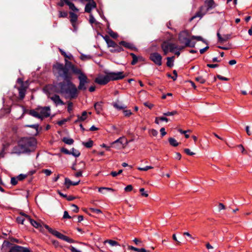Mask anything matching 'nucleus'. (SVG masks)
<instances>
[{"label":"nucleus","mask_w":252,"mask_h":252,"mask_svg":"<svg viewBox=\"0 0 252 252\" xmlns=\"http://www.w3.org/2000/svg\"><path fill=\"white\" fill-rule=\"evenodd\" d=\"M37 110L39 112L41 115V120L43 118H47L50 116L51 113V109L50 106L38 107Z\"/></svg>","instance_id":"obj_7"},{"label":"nucleus","mask_w":252,"mask_h":252,"mask_svg":"<svg viewBox=\"0 0 252 252\" xmlns=\"http://www.w3.org/2000/svg\"><path fill=\"white\" fill-rule=\"evenodd\" d=\"M89 22L92 24L94 23V22H95V18L92 14L90 15Z\"/></svg>","instance_id":"obj_51"},{"label":"nucleus","mask_w":252,"mask_h":252,"mask_svg":"<svg viewBox=\"0 0 252 252\" xmlns=\"http://www.w3.org/2000/svg\"><path fill=\"white\" fill-rule=\"evenodd\" d=\"M169 142L171 145L176 147L179 145V143L174 138L170 137L168 139Z\"/></svg>","instance_id":"obj_25"},{"label":"nucleus","mask_w":252,"mask_h":252,"mask_svg":"<svg viewBox=\"0 0 252 252\" xmlns=\"http://www.w3.org/2000/svg\"><path fill=\"white\" fill-rule=\"evenodd\" d=\"M119 44L120 45H123L125 47L131 49L132 50H136L137 48L134 46V45L131 43L127 42L125 41H122L120 42Z\"/></svg>","instance_id":"obj_16"},{"label":"nucleus","mask_w":252,"mask_h":252,"mask_svg":"<svg viewBox=\"0 0 252 252\" xmlns=\"http://www.w3.org/2000/svg\"><path fill=\"white\" fill-rule=\"evenodd\" d=\"M177 114V112L176 111H173L171 112H167L164 113L163 114L164 116H170L176 115Z\"/></svg>","instance_id":"obj_37"},{"label":"nucleus","mask_w":252,"mask_h":252,"mask_svg":"<svg viewBox=\"0 0 252 252\" xmlns=\"http://www.w3.org/2000/svg\"><path fill=\"white\" fill-rule=\"evenodd\" d=\"M178 40L180 43L184 44L185 46L194 47L195 45V42L191 41L190 34L187 31H183L179 33Z\"/></svg>","instance_id":"obj_3"},{"label":"nucleus","mask_w":252,"mask_h":252,"mask_svg":"<svg viewBox=\"0 0 252 252\" xmlns=\"http://www.w3.org/2000/svg\"><path fill=\"white\" fill-rule=\"evenodd\" d=\"M104 243H108L111 246H120V245L118 244V243L117 241L112 240H107L104 242Z\"/></svg>","instance_id":"obj_32"},{"label":"nucleus","mask_w":252,"mask_h":252,"mask_svg":"<svg viewBox=\"0 0 252 252\" xmlns=\"http://www.w3.org/2000/svg\"><path fill=\"white\" fill-rule=\"evenodd\" d=\"M29 114L31 116H32L35 118H39V119H41V115H40L39 112L37 110V108L36 110H30Z\"/></svg>","instance_id":"obj_21"},{"label":"nucleus","mask_w":252,"mask_h":252,"mask_svg":"<svg viewBox=\"0 0 252 252\" xmlns=\"http://www.w3.org/2000/svg\"><path fill=\"white\" fill-rule=\"evenodd\" d=\"M60 51H61L62 55H63L64 57H65L66 58H68V59L71 60V58H73V56L71 54H70L69 55H67V54H66V53L62 50H60Z\"/></svg>","instance_id":"obj_39"},{"label":"nucleus","mask_w":252,"mask_h":252,"mask_svg":"<svg viewBox=\"0 0 252 252\" xmlns=\"http://www.w3.org/2000/svg\"><path fill=\"white\" fill-rule=\"evenodd\" d=\"M191 41L194 39H196L198 41H201L207 44V42L200 36L192 35L191 36Z\"/></svg>","instance_id":"obj_29"},{"label":"nucleus","mask_w":252,"mask_h":252,"mask_svg":"<svg viewBox=\"0 0 252 252\" xmlns=\"http://www.w3.org/2000/svg\"><path fill=\"white\" fill-rule=\"evenodd\" d=\"M106 41L107 44L109 47L114 48L116 46L117 43H116L114 41L111 39H106Z\"/></svg>","instance_id":"obj_33"},{"label":"nucleus","mask_w":252,"mask_h":252,"mask_svg":"<svg viewBox=\"0 0 252 252\" xmlns=\"http://www.w3.org/2000/svg\"><path fill=\"white\" fill-rule=\"evenodd\" d=\"M71 210L74 213H77L79 211L78 207L75 204H71Z\"/></svg>","instance_id":"obj_43"},{"label":"nucleus","mask_w":252,"mask_h":252,"mask_svg":"<svg viewBox=\"0 0 252 252\" xmlns=\"http://www.w3.org/2000/svg\"><path fill=\"white\" fill-rule=\"evenodd\" d=\"M132 186L130 185H128L126 187H125V190L126 191H130L132 190Z\"/></svg>","instance_id":"obj_55"},{"label":"nucleus","mask_w":252,"mask_h":252,"mask_svg":"<svg viewBox=\"0 0 252 252\" xmlns=\"http://www.w3.org/2000/svg\"><path fill=\"white\" fill-rule=\"evenodd\" d=\"M26 177V175L24 174H20L17 177L18 181H22Z\"/></svg>","instance_id":"obj_52"},{"label":"nucleus","mask_w":252,"mask_h":252,"mask_svg":"<svg viewBox=\"0 0 252 252\" xmlns=\"http://www.w3.org/2000/svg\"><path fill=\"white\" fill-rule=\"evenodd\" d=\"M124 113L125 116H129L132 114V113L130 110H125L124 111Z\"/></svg>","instance_id":"obj_61"},{"label":"nucleus","mask_w":252,"mask_h":252,"mask_svg":"<svg viewBox=\"0 0 252 252\" xmlns=\"http://www.w3.org/2000/svg\"><path fill=\"white\" fill-rule=\"evenodd\" d=\"M91 210L92 212L97 214L102 213L101 211L98 209L91 208Z\"/></svg>","instance_id":"obj_47"},{"label":"nucleus","mask_w":252,"mask_h":252,"mask_svg":"<svg viewBox=\"0 0 252 252\" xmlns=\"http://www.w3.org/2000/svg\"><path fill=\"white\" fill-rule=\"evenodd\" d=\"M92 58V57L90 55H86L82 54L80 57V59L82 61H86L88 60H90Z\"/></svg>","instance_id":"obj_38"},{"label":"nucleus","mask_w":252,"mask_h":252,"mask_svg":"<svg viewBox=\"0 0 252 252\" xmlns=\"http://www.w3.org/2000/svg\"><path fill=\"white\" fill-rule=\"evenodd\" d=\"M103 190H106L107 191H114V189L110 188L101 187V188H98V191L99 192L103 193Z\"/></svg>","instance_id":"obj_36"},{"label":"nucleus","mask_w":252,"mask_h":252,"mask_svg":"<svg viewBox=\"0 0 252 252\" xmlns=\"http://www.w3.org/2000/svg\"><path fill=\"white\" fill-rule=\"evenodd\" d=\"M33 140L23 138L18 141L17 145L13 147L12 153L20 155L30 153L31 152L30 148L33 146Z\"/></svg>","instance_id":"obj_2"},{"label":"nucleus","mask_w":252,"mask_h":252,"mask_svg":"<svg viewBox=\"0 0 252 252\" xmlns=\"http://www.w3.org/2000/svg\"><path fill=\"white\" fill-rule=\"evenodd\" d=\"M123 51V49L120 45L117 44L116 46H115L113 49H111L110 51L112 53H119Z\"/></svg>","instance_id":"obj_23"},{"label":"nucleus","mask_w":252,"mask_h":252,"mask_svg":"<svg viewBox=\"0 0 252 252\" xmlns=\"http://www.w3.org/2000/svg\"><path fill=\"white\" fill-rule=\"evenodd\" d=\"M113 106L115 108H116L119 110L123 109H125V108H126V107L124 105H119L118 103H114L113 104Z\"/></svg>","instance_id":"obj_41"},{"label":"nucleus","mask_w":252,"mask_h":252,"mask_svg":"<svg viewBox=\"0 0 252 252\" xmlns=\"http://www.w3.org/2000/svg\"><path fill=\"white\" fill-rule=\"evenodd\" d=\"M174 59V56L167 58L166 64H167V66L171 67L173 66Z\"/></svg>","instance_id":"obj_22"},{"label":"nucleus","mask_w":252,"mask_h":252,"mask_svg":"<svg viewBox=\"0 0 252 252\" xmlns=\"http://www.w3.org/2000/svg\"><path fill=\"white\" fill-rule=\"evenodd\" d=\"M50 99L54 102L56 106L63 105L65 103L61 99L58 94H53L49 97Z\"/></svg>","instance_id":"obj_13"},{"label":"nucleus","mask_w":252,"mask_h":252,"mask_svg":"<svg viewBox=\"0 0 252 252\" xmlns=\"http://www.w3.org/2000/svg\"><path fill=\"white\" fill-rule=\"evenodd\" d=\"M96 7V4L94 0L88 1L85 7V12L90 13L93 9Z\"/></svg>","instance_id":"obj_14"},{"label":"nucleus","mask_w":252,"mask_h":252,"mask_svg":"<svg viewBox=\"0 0 252 252\" xmlns=\"http://www.w3.org/2000/svg\"><path fill=\"white\" fill-rule=\"evenodd\" d=\"M140 192L141 193V195L143 196H144V197H148V194L145 191V189H144V188H141L140 189Z\"/></svg>","instance_id":"obj_46"},{"label":"nucleus","mask_w":252,"mask_h":252,"mask_svg":"<svg viewBox=\"0 0 252 252\" xmlns=\"http://www.w3.org/2000/svg\"><path fill=\"white\" fill-rule=\"evenodd\" d=\"M63 218L64 219H70L71 217L68 215V212L65 211L64 212Z\"/></svg>","instance_id":"obj_63"},{"label":"nucleus","mask_w":252,"mask_h":252,"mask_svg":"<svg viewBox=\"0 0 252 252\" xmlns=\"http://www.w3.org/2000/svg\"><path fill=\"white\" fill-rule=\"evenodd\" d=\"M87 113L86 111L83 112L82 115H77V118H79V120H81L82 121H85L87 119Z\"/></svg>","instance_id":"obj_31"},{"label":"nucleus","mask_w":252,"mask_h":252,"mask_svg":"<svg viewBox=\"0 0 252 252\" xmlns=\"http://www.w3.org/2000/svg\"><path fill=\"white\" fill-rule=\"evenodd\" d=\"M30 217L23 212H20L19 216L16 218V221L18 223L27 225L28 223L29 219Z\"/></svg>","instance_id":"obj_6"},{"label":"nucleus","mask_w":252,"mask_h":252,"mask_svg":"<svg viewBox=\"0 0 252 252\" xmlns=\"http://www.w3.org/2000/svg\"><path fill=\"white\" fill-rule=\"evenodd\" d=\"M44 227L48 230V231L57 237L59 239H60L61 240H63V241H65L68 243H73L74 242V240L72 239H71L69 238L68 237L64 235L63 234L61 233L60 232H58V231L54 230L51 228H50L48 225L46 224L44 225Z\"/></svg>","instance_id":"obj_4"},{"label":"nucleus","mask_w":252,"mask_h":252,"mask_svg":"<svg viewBox=\"0 0 252 252\" xmlns=\"http://www.w3.org/2000/svg\"><path fill=\"white\" fill-rule=\"evenodd\" d=\"M150 59L158 66L162 64V56L157 52L151 53L150 56Z\"/></svg>","instance_id":"obj_8"},{"label":"nucleus","mask_w":252,"mask_h":252,"mask_svg":"<svg viewBox=\"0 0 252 252\" xmlns=\"http://www.w3.org/2000/svg\"><path fill=\"white\" fill-rule=\"evenodd\" d=\"M144 105L146 106V107H148V108H149L150 109H152L153 106H154V105L152 103H149V102H145L144 103Z\"/></svg>","instance_id":"obj_60"},{"label":"nucleus","mask_w":252,"mask_h":252,"mask_svg":"<svg viewBox=\"0 0 252 252\" xmlns=\"http://www.w3.org/2000/svg\"><path fill=\"white\" fill-rule=\"evenodd\" d=\"M125 141H126V140L124 137H121L111 143L112 146L117 149L124 147V142Z\"/></svg>","instance_id":"obj_12"},{"label":"nucleus","mask_w":252,"mask_h":252,"mask_svg":"<svg viewBox=\"0 0 252 252\" xmlns=\"http://www.w3.org/2000/svg\"><path fill=\"white\" fill-rule=\"evenodd\" d=\"M70 152V155H73L75 157H78L80 155V152L73 148L71 149Z\"/></svg>","instance_id":"obj_28"},{"label":"nucleus","mask_w":252,"mask_h":252,"mask_svg":"<svg viewBox=\"0 0 252 252\" xmlns=\"http://www.w3.org/2000/svg\"><path fill=\"white\" fill-rule=\"evenodd\" d=\"M72 181L69 179L65 178L64 180V184L66 186L67 188H69L70 186L72 185Z\"/></svg>","instance_id":"obj_34"},{"label":"nucleus","mask_w":252,"mask_h":252,"mask_svg":"<svg viewBox=\"0 0 252 252\" xmlns=\"http://www.w3.org/2000/svg\"><path fill=\"white\" fill-rule=\"evenodd\" d=\"M154 167L151 166H146L144 167H138L137 169L140 171H147L149 169H153Z\"/></svg>","instance_id":"obj_40"},{"label":"nucleus","mask_w":252,"mask_h":252,"mask_svg":"<svg viewBox=\"0 0 252 252\" xmlns=\"http://www.w3.org/2000/svg\"><path fill=\"white\" fill-rule=\"evenodd\" d=\"M26 126L27 127L33 128L36 129V130H37L38 127H39V125L38 124H34V125H27Z\"/></svg>","instance_id":"obj_48"},{"label":"nucleus","mask_w":252,"mask_h":252,"mask_svg":"<svg viewBox=\"0 0 252 252\" xmlns=\"http://www.w3.org/2000/svg\"><path fill=\"white\" fill-rule=\"evenodd\" d=\"M73 103L71 102H68L67 103V111L71 113L72 111Z\"/></svg>","instance_id":"obj_42"},{"label":"nucleus","mask_w":252,"mask_h":252,"mask_svg":"<svg viewBox=\"0 0 252 252\" xmlns=\"http://www.w3.org/2000/svg\"><path fill=\"white\" fill-rule=\"evenodd\" d=\"M29 221L28 223H30L32 225L33 227H34L36 228H40L41 225L40 223L37 222L36 221L32 219L31 218H28Z\"/></svg>","instance_id":"obj_20"},{"label":"nucleus","mask_w":252,"mask_h":252,"mask_svg":"<svg viewBox=\"0 0 252 252\" xmlns=\"http://www.w3.org/2000/svg\"><path fill=\"white\" fill-rule=\"evenodd\" d=\"M160 132L161 133V135L162 137L164 136L166 134L165 128L164 127H162L160 128Z\"/></svg>","instance_id":"obj_64"},{"label":"nucleus","mask_w":252,"mask_h":252,"mask_svg":"<svg viewBox=\"0 0 252 252\" xmlns=\"http://www.w3.org/2000/svg\"><path fill=\"white\" fill-rule=\"evenodd\" d=\"M53 72L64 81L55 83L52 90L64 96L66 99H74L78 90L86 91L90 82L86 75L71 62L65 59V64L57 63L53 66Z\"/></svg>","instance_id":"obj_1"},{"label":"nucleus","mask_w":252,"mask_h":252,"mask_svg":"<svg viewBox=\"0 0 252 252\" xmlns=\"http://www.w3.org/2000/svg\"><path fill=\"white\" fill-rule=\"evenodd\" d=\"M195 80L201 84H204L206 82V79L202 76H198L195 78Z\"/></svg>","instance_id":"obj_35"},{"label":"nucleus","mask_w":252,"mask_h":252,"mask_svg":"<svg viewBox=\"0 0 252 252\" xmlns=\"http://www.w3.org/2000/svg\"><path fill=\"white\" fill-rule=\"evenodd\" d=\"M69 250L71 251V252H82L81 251L78 250L75 248L74 247L71 246L69 247Z\"/></svg>","instance_id":"obj_54"},{"label":"nucleus","mask_w":252,"mask_h":252,"mask_svg":"<svg viewBox=\"0 0 252 252\" xmlns=\"http://www.w3.org/2000/svg\"><path fill=\"white\" fill-rule=\"evenodd\" d=\"M173 73L174 74L173 76L171 77V78L174 81H175L177 79V72L176 70H173Z\"/></svg>","instance_id":"obj_62"},{"label":"nucleus","mask_w":252,"mask_h":252,"mask_svg":"<svg viewBox=\"0 0 252 252\" xmlns=\"http://www.w3.org/2000/svg\"><path fill=\"white\" fill-rule=\"evenodd\" d=\"M94 108L97 114H100L103 110V102L102 101L96 102L94 104Z\"/></svg>","instance_id":"obj_17"},{"label":"nucleus","mask_w":252,"mask_h":252,"mask_svg":"<svg viewBox=\"0 0 252 252\" xmlns=\"http://www.w3.org/2000/svg\"><path fill=\"white\" fill-rule=\"evenodd\" d=\"M178 131L181 133V134H185V137L186 138H188L189 137V135L186 134V133L188 131L187 130H183L181 129H179Z\"/></svg>","instance_id":"obj_50"},{"label":"nucleus","mask_w":252,"mask_h":252,"mask_svg":"<svg viewBox=\"0 0 252 252\" xmlns=\"http://www.w3.org/2000/svg\"><path fill=\"white\" fill-rule=\"evenodd\" d=\"M63 141L68 145H71L74 142V140L72 138H69L67 137H64L63 139Z\"/></svg>","instance_id":"obj_30"},{"label":"nucleus","mask_w":252,"mask_h":252,"mask_svg":"<svg viewBox=\"0 0 252 252\" xmlns=\"http://www.w3.org/2000/svg\"><path fill=\"white\" fill-rule=\"evenodd\" d=\"M43 172L46 175V176H50L52 174V172L49 169H44L43 170Z\"/></svg>","instance_id":"obj_53"},{"label":"nucleus","mask_w":252,"mask_h":252,"mask_svg":"<svg viewBox=\"0 0 252 252\" xmlns=\"http://www.w3.org/2000/svg\"><path fill=\"white\" fill-rule=\"evenodd\" d=\"M110 81L111 80H118L122 79L125 77L124 72L122 71H119L117 72H111L108 73Z\"/></svg>","instance_id":"obj_9"},{"label":"nucleus","mask_w":252,"mask_h":252,"mask_svg":"<svg viewBox=\"0 0 252 252\" xmlns=\"http://www.w3.org/2000/svg\"><path fill=\"white\" fill-rule=\"evenodd\" d=\"M93 141L91 140H89L87 142H83L82 145L88 148H90L93 146Z\"/></svg>","instance_id":"obj_27"},{"label":"nucleus","mask_w":252,"mask_h":252,"mask_svg":"<svg viewBox=\"0 0 252 252\" xmlns=\"http://www.w3.org/2000/svg\"><path fill=\"white\" fill-rule=\"evenodd\" d=\"M129 55L132 58V61L131 63L132 65H135L138 62V58L133 53H130Z\"/></svg>","instance_id":"obj_26"},{"label":"nucleus","mask_w":252,"mask_h":252,"mask_svg":"<svg viewBox=\"0 0 252 252\" xmlns=\"http://www.w3.org/2000/svg\"><path fill=\"white\" fill-rule=\"evenodd\" d=\"M151 134L153 136H157L158 134V131L156 130V129H152L151 130Z\"/></svg>","instance_id":"obj_59"},{"label":"nucleus","mask_w":252,"mask_h":252,"mask_svg":"<svg viewBox=\"0 0 252 252\" xmlns=\"http://www.w3.org/2000/svg\"><path fill=\"white\" fill-rule=\"evenodd\" d=\"M110 81L108 74L105 76H100L95 79V82L101 85H104Z\"/></svg>","instance_id":"obj_10"},{"label":"nucleus","mask_w":252,"mask_h":252,"mask_svg":"<svg viewBox=\"0 0 252 252\" xmlns=\"http://www.w3.org/2000/svg\"><path fill=\"white\" fill-rule=\"evenodd\" d=\"M61 152L67 155H70L71 153L70 151L64 148L61 149Z\"/></svg>","instance_id":"obj_56"},{"label":"nucleus","mask_w":252,"mask_h":252,"mask_svg":"<svg viewBox=\"0 0 252 252\" xmlns=\"http://www.w3.org/2000/svg\"><path fill=\"white\" fill-rule=\"evenodd\" d=\"M18 180L17 177H12L11 178V184L12 185H16L17 184Z\"/></svg>","instance_id":"obj_45"},{"label":"nucleus","mask_w":252,"mask_h":252,"mask_svg":"<svg viewBox=\"0 0 252 252\" xmlns=\"http://www.w3.org/2000/svg\"><path fill=\"white\" fill-rule=\"evenodd\" d=\"M69 15H70V20L71 23L76 22L77 19H78L77 15L76 14H75L74 12H70L69 13Z\"/></svg>","instance_id":"obj_24"},{"label":"nucleus","mask_w":252,"mask_h":252,"mask_svg":"<svg viewBox=\"0 0 252 252\" xmlns=\"http://www.w3.org/2000/svg\"><path fill=\"white\" fill-rule=\"evenodd\" d=\"M74 176L76 177H81L82 176V171L81 170H79L74 174Z\"/></svg>","instance_id":"obj_57"},{"label":"nucleus","mask_w":252,"mask_h":252,"mask_svg":"<svg viewBox=\"0 0 252 252\" xmlns=\"http://www.w3.org/2000/svg\"><path fill=\"white\" fill-rule=\"evenodd\" d=\"M217 77L218 79H219L220 80L228 81L229 80V79L228 78L222 76L220 75H218Z\"/></svg>","instance_id":"obj_58"},{"label":"nucleus","mask_w":252,"mask_h":252,"mask_svg":"<svg viewBox=\"0 0 252 252\" xmlns=\"http://www.w3.org/2000/svg\"><path fill=\"white\" fill-rule=\"evenodd\" d=\"M67 16V13L65 11H59V17L60 18H65Z\"/></svg>","instance_id":"obj_44"},{"label":"nucleus","mask_w":252,"mask_h":252,"mask_svg":"<svg viewBox=\"0 0 252 252\" xmlns=\"http://www.w3.org/2000/svg\"><path fill=\"white\" fill-rule=\"evenodd\" d=\"M205 4L207 6V10L208 11L216 7V4L213 0H206Z\"/></svg>","instance_id":"obj_19"},{"label":"nucleus","mask_w":252,"mask_h":252,"mask_svg":"<svg viewBox=\"0 0 252 252\" xmlns=\"http://www.w3.org/2000/svg\"><path fill=\"white\" fill-rule=\"evenodd\" d=\"M161 48L164 54L166 55L169 52H173L175 49L178 48V46L168 41H164L161 45Z\"/></svg>","instance_id":"obj_5"},{"label":"nucleus","mask_w":252,"mask_h":252,"mask_svg":"<svg viewBox=\"0 0 252 252\" xmlns=\"http://www.w3.org/2000/svg\"><path fill=\"white\" fill-rule=\"evenodd\" d=\"M218 38V41L220 42H224L227 41L231 37L230 34H224L222 36H221L220 32H218L217 33Z\"/></svg>","instance_id":"obj_15"},{"label":"nucleus","mask_w":252,"mask_h":252,"mask_svg":"<svg viewBox=\"0 0 252 252\" xmlns=\"http://www.w3.org/2000/svg\"><path fill=\"white\" fill-rule=\"evenodd\" d=\"M19 91V98L20 99H23L26 94V88L24 86H20L18 88Z\"/></svg>","instance_id":"obj_18"},{"label":"nucleus","mask_w":252,"mask_h":252,"mask_svg":"<svg viewBox=\"0 0 252 252\" xmlns=\"http://www.w3.org/2000/svg\"><path fill=\"white\" fill-rule=\"evenodd\" d=\"M9 252H30V250L28 248L14 245L10 248Z\"/></svg>","instance_id":"obj_11"},{"label":"nucleus","mask_w":252,"mask_h":252,"mask_svg":"<svg viewBox=\"0 0 252 252\" xmlns=\"http://www.w3.org/2000/svg\"><path fill=\"white\" fill-rule=\"evenodd\" d=\"M184 152L187 155H189V156H193V155H194L195 154L193 152H191L190 150L189 149H184Z\"/></svg>","instance_id":"obj_49"}]
</instances>
